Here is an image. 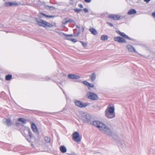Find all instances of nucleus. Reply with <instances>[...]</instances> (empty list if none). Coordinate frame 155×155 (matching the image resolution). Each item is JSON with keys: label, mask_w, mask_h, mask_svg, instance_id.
I'll list each match as a JSON object with an SVG mask.
<instances>
[{"label": "nucleus", "mask_w": 155, "mask_h": 155, "mask_svg": "<svg viewBox=\"0 0 155 155\" xmlns=\"http://www.w3.org/2000/svg\"><path fill=\"white\" fill-rule=\"evenodd\" d=\"M93 125L98 128L105 134L111 137L112 131L108 126L98 121H94L93 122Z\"/></svg>", "instance_id": "1"}, {"label": "nucleus", "mask_w": 155, "mask_h": 155, "mask_svg": "<svg viewBox=\"0 0 155 155\" xmlns=\"http://www.w3.org/2000/svg\"><path fill=\"white\" fill-rule=\"evenodd\" d=\"M115 109L113 106L108 105L105 111V115L108 118L112 119L115 116Z\"/></svg>", "instance_id": "2"}, {"label": "nucleus", "mask_w": 155, "mask_h": 155, "mask_svg": "<svg viewBox=\"0 0 155 155\" xmlns=\"http://www.w3.org/2000/svg\"><path fill=\"white\" fill-rule=\"evenodd\" d=\"M35 20L37 23V25L39 26H42L45 28L52 27L53 26L52 24L42 19L36 18Z\"/></svg>", "instance_id": "3"}, {"label": "nucleus", "mask_w": 155, "mask_h": 155, "mask_svg": "<svg viewBox=\"0 0 155 155\" xmlns=\"http://www.w3.org/2000/svg\"><path fill=\"white\" fill-rule=\"evenodd\" d=\"M74 102L75 105L80 108L85 107L90 104V103L83 102L81 101L77 100H74Z\"/></svg>", "instance_id": "4"}, {"label": "nucleus", "mask_w": 155, "mask_h": 155, "mask_svg": "<svg viewBox=\"0 0 155 155\" xmlns=\"http://www.w3.org/2000/svg\"><path fill=\"white\" fill-rule=\"evenodd\" d=\"M83 120L85 122L89 123L90 121L91 116L87 113H83L81 114Z\"/></svg>", "instance_id": "5"}, {"label": "nucleus", "mask_w": 155, "mask_h": 155, "mask_svg": "<svg viewBox=\"0 0 155 155\" xmlns=\"http://www.w3.org/2000/svg\"><path fill=\"white\" fill-rule=\"evenodd\" d=\"M87 96L88 99L92 100H96L98 99V96L97 95L93 92H87Z\"/></svg>", "instance_id": "6"}, {"label": "nucleus", "mask_w": 155, "mask_h": 155, "mask_svg": "<svg viewBox=\"0 0 155 155\" xmlns=\"http://www.w3.org/2000/svg\"><path fill=\"white\" fill-rule=\"evenodd\" d=\"M72 137L73 139L77 143H79L81 141V138L77 132H75L73 134Z\"/></svg>", "instance_id": "7"}, {"label": "nucleus", "mask_w": 155, "mask_h": 155, "mask_svg": "<svg viewBox=\"0 0 155 155\" xmlns=\"http://www.w3.org/2000/svg\"><path fill=\"white\" fill-rule=\"evenodd\" d=\"M114 40L120 43H126L127 41L123 38L118 36L114 38Z\"/></svg>", "instance_id": "8"}, {"label": "nucleus", "mask_w": 155, "mask_h": 155, "mask_svg": "<svg viewBox=\"0 0 155 155\" xmlns=\"http://www.w3.org/2000/svg\"><path fill=\"white\" fill-rule=\"evenodd\" d=\"M108 18L112 20H119L120 18V16L119 15L110 14L108 16Z\"/></svg>", "instance_id": "9"}, {"label": "nucleus", "mask_w": 155, "mask_h": 155, "mask_svg": "<svg viewBox=\"0 0 155 155\" xmlns=\"http://www.w3.org/2000/svg\"><path fill=\"white\" fill-rule=\"evenodd\" d=\"M3 121L4 123L8 127L10 126L12 124V123L11 120L9 119H4Z\"/></svg>", "instance_id": "10"}, {"label": "nucleus", "mask_w": 155, "mask_h": 155, "mask_svg": "<svg viewBox=\"0 0 155 155\" xmlns=\"http://www.w3.org/2000/svg\"><path fill=\"white\" fill-rule=\"evenodd\" d=\"M31 128L33 131L36 133L38 134V128L36 125L34 123H32L31 124Z\"/></svg>", "instance_id": "11"}, {"label": "nucleus", "mask_w": 155, "mask_h": 155, "mask_svg": "<svg viewBox=\"0 0 155 155\" xmlns=\"http://www.w3.org/2000/svg\"><path fill=\"white\" fill-rule=\"evenodd\" d=\"M127 48L129 51L130 52H134L136 53L137 52L135 50V48L131 45H128L127 46Z\"/></svg>", "instance_id": "12"}, {"label": "nucleus", "mask_w": 155, "mask_h": 155, "mask_svg": "<svg viewBox=\"0 0 155 155\" xmlns=\"http://www.w3.org/2000/svg\"><path fill=\"white\" fill-rule=\"evenodd\" d=\"M68 78L73 79H79L80 77L75 74H68Z\"/></svg>", "instance_id": "13"}, {"label": "nucleus", "mask_w": 155, "mask_h": 155, "mask_svg": "<svg viewBox=\"0 0 155 155\" xmlns=\"http://www.w3.org/2000/svg\"><path fill=\"white\" fill-rule=\"evenodd\" d=\"M17 5L18 4L13 2H6L5 3V6L6 7Z\"/></svg>", "instance_id": "14"}, {"label": "nucleus", "mask_w": 155, "mask_h": 155, "mask_svg": "<svg viewBox=\"0 0 155 155\" xmlns=\"http://www.w3.org/2000/svg\"><path fill=\"white\" fill-rule=\"evenodd\" d=\"M120 35L123 37L127 39H128L131 40V41H134V39L132 38H130L127 35H126L124 33V32H121Z\"/></svg>", "instance_id": "15"}, {"label": "nucleus", "mask_w": 155, "mask_h": 155, "mask_svg": "<svg viewBox=\"0 0 155 155\" xmlns=\"http://www.w3.org/2000/svg\"><path fill=\"white\" fill-rule=\"evenodd\" d=\"M89 30L92 34L94 35H97V32L96 30L92 27L90 28Z\"/></svg>", "instance_id": "16"}, {"label": "nucleus", "mask_w": 155, "mask_h": 155, "mask_svg": "<svg viewBox=\"0 0 155 155\" xmlns=\"http://www.w3.org/2000/svg\"><path fill=\"white\" fill-rule=\"evenodd\" d=\"M90 79L91 81H94L96 78V75L95 73L91 74L90 76Z\"/></svg>", "instance_id": "17"}, {"label": "nucleus", "mask_w": 155, "mask_h": 155, "mask_svg": "<svg viewBox=\"0 0 155 155\" xmlns=\"http://www.w3.org/2000/svg\"><path fill=\"white\" fill-rule=\"evenodd\" d=\"M136 13V10L134 9L130 10L127 13L128 15H133Z\"/></svg>", "instance_id": "18"}, {"label": "nucleus", "mask_w": 155, "mask_h": 155, "mask_svg": "<svg viewBox=\"0 0 155 155\" xmlns=\"http://www.w3.org/2000/svg\"><path fill=\"white\" fill-rule=\"evenodd\" d=\"M60 150L63 153H64L67 151L66 147L64 146H61L60 147Z\"/></svg>", "instance_id": "19"}, {"label": "nucleus", "mask_w": 155, "mask_h": 155, "mask_svg": "<svg viewBox=\"0 0 155 155\" xmlns=\"http://www.w3.org/2000/svg\"><path fill=\"white\" fill-rule=\"evenodd\" d=\"M108 38V37L107 35H102L101 38V40L104 41L107 40Z\"/></svg>", "instance_id": "20"}, {"label": "nucleus", "mask_w": 155, "mask_h": 155, "mask_svg": "<svg viewBox=\"0 0 155 155\" xmlns=\"http://www.w3.org/2000/svg\"><path fill=\"white\" fill-rule=\"evenodd\" d=\"M68 18H64L62 21V23L64 25H66L68 22Z\"/></svg>", "instance_id": "21"}, {"label": "nucleus", "mask_w": 155, "mask_h": 155, "mask_svg": "<svg viewBox=\"0 0 155 155\" xmlns=\"http://www.w3.org/2000/svg\"><path fill=\"white\" fill-rule=\"evenodd\" d=\"M12 75L11 74H8L5 76V79L7 81H9L12 78Z\"/></svg>", "instance_id": "22"}, {"label": "nucleus", "mask_w": 155, "mask_h": 155, "mask_svg": "<svg viewBox=\"0 0 155 155\" xmlns=\"http://www.w3.org/2000/svg\"><path fill=\"white\" fill-rule=\"evenodd\" d=\"M18 120L19 121L21 122L24 124H25L26 122V120L23 118H19L18 119Z\"/></svg>", "instance_id": "23"}, {"label": "nucleus", "mask_w": 155, "mask_h": 155, "mask_svg": "<svg viewBox=\"0 0 155 155\" xmlns=\"http://www.w3.org/2000/svg\"><path fill=\"white\" fill-rule=\"evenodd\" d=\"M45 140L46 143H49L50 142V138L49 137H45Z\"/></svg>", "instance_id": "24"}, {"label": "nucleus", "mask_w": 155, "mask_h": 155, "mask_svg": "<svg viewBox=\"0 0 155 155\" xmlns=\"http://www.w3.org/2000/svg\"><path fill=\"white\" fill-rule=\"evenodd\" d=\"M74 10L75 12H77L78 13H79L82 10L81 8H74Z\"/></svg>", "instance_id": "25"}, {"label": "nucleus", "mask_w": 155, "mask_h": 155, "mask_svg": "<svg viewBox=\"0 0 155 155\" xmlns=\"http://www.w3.org/2000/svg\"><path fill=\"white\" fill-rule=\"evenodd\" d=\"M94 84H91L89 83V85L88 86V90H90L91 87H94Z\"/></svg>", "instance_id": "26"}, {"label": "nucleus", "mask_w": 155, "mask_h": 155, "mask_svg": "<svg viewBox=\"0 0 155 155\" xmlns=\"http://www.w3.org/2000/svg\"><path fill=\"white\" fill-rule=\"evenodd\" d=\"M63 34L64 36L67 37H72L73 36L72 34L68 35L64 33H63Z\"/></svg>", "instance_id": "27"}, {"label": "nucleus", "mask_w": 155, "mask_h": 155, "mask_svg": "<svg viewBox=\"0 0 155 155\" xmlns=\"http://www.w3.org/2000/svg\"><path fill=\"white\" fill-rule=\"evenodd\" d=\"M80 42L82 44V45L84 47H85L87 46V44L86 43L82 41H80Z\"/></svg>", "instance_id": "28"}, {"label": "nucleus", "mask_w": 155, "mask_h": 155, "mask_svg": "<svg viewBox=\"0 0 155 155\" xmlns=\"http://www.w3.org/2000/svg\"><path fill=\"white\" fill-rule=\"evenodd\" d=\"M83 84L87 86H88V85H89V83L87 81H84L83 82Z\"/></svg>", "instance_id": "29"}, {"label": "nucleus", "mask_w": 155, "mask_h": 155, "mask_svg": "<svg viewBox=\"0 0 155 155\" xmlns=\"http://www.w3.org/2000/svg\"><path fill=\"white\" fill-rule=\"evenodd\" d=\"M29 136L30 138H31L32 137V133L30 130L28 131Z\"/></svg>", "instance_id": "30"}, {"label": "nucleus", "mask_w": 155, "mask_h": 155, "mask_svg": "<svg viewBox=\"0 0 155 155\" xmlns=\"http://www.w3.org/2000/svg\"><path fill=\"white\" fill-rule=\"evenodd\" d=\"M71 41L74 43H75L77 41V40L76 39L72 38V39H71Z\"/></svg>", "instance_id": "31"}, {"label": "nucleus", "mask_w": 155, "mask_h": 155, "mask_svg": "<svg viewBox=\"0 0 155 155\" xmlns=\"http://www.w3.org/2000/svg\"><path fill=\"white\" fill-rule=\"evenodd\" d=\"M107 23L111 27H114L113 24L112 23H111L109 22H107Z\"/></svg>", "instance_id": "32"}, {"label": "nucleus", "mask_w": 155, "mask_h": 155, "mask_svg": "<svg viewBox=\"0 0 155 155\" xmlns=\"http://www.w3.org/2000/svg\"><path fill=\"white\" fill-rule=\"evenodd\" d=\"M68 22H72L74 21L72 19H70L69 18H68Z\"/></svg>", "instance_id": "33"}, {"label": "nucleus", "mask_w": 155, "mask_h": 155, "mask_svg": "<svg viewBox=\"0 0 155 155\" xmlns=\"http://www.w3.org/2000/svg\"><path fill=\"white\" fill-rule=\"evenodd\" d=\"M41 14L43 16H45V17L46 18H48V16L49 15H45V14L44 13H41Z\"/></svg>", "instance_id": "34"}, {"label": "nucleus", "mask_w": 155, "mask_h": 155, "mask_svg": "<svg viewBox=\"0 0 155 155\" xmlns=\"http://www.w3.org/2000/svg\"><path fill=\"white\" fill-rule=\"evenodd\" d=\"M84 11L85 12H88V9L87 8H84Z\"/></svg>", "instance_id": "35"}, {"label": "nucleus", "mask_w": 155, "mask_h": 155, "mask_svg": "<svg viewBox=\"0 0 155 155\" xmlns=\"http://www.w3.org/2000/svg\"><path fill=\"white\" fill-rule=\"evenodd\" d=\"M78 5L79 7L81 8H83V5L81 4H79Z\"/></svg>", "instance_id": "36"}, {"label": "nucleus", "mask_w": 155, "mask_h": 155, "mask_svg": "<svg viewBox=\"0 0 155 155\" xmlns=\"http://www.w3.org/2000/svg\"><path fill=\"white\" fill-rule=\"evenodd\" d=\"M65 38L67 39V40H70L71 41V39H72L71 38H69V37H66Z\"/></svg>", "instance_id": "37"}, {"label": "nucleus", "mask_w": 155, "mask_h": 155, "mask_svg": "<svg viewBox=\"0 0 155 155\" xmlns=\"http://www.w3.org/2000/svg\"><path fill=\"white\" fill-rule=\"evenodd\" d=\"M84 1L86 2L89 3L91 2V0H84Z\"/></svg>", "instance_id": "38"}, {"label": "nucleus", "mask_w": 155, "mask_h": 155, "mask_svg": "<svg viewBox=\"0 0 155 155\" xmlns=\"http://www.w3.org/2000/svg\"><path fill=\"white\" fill-rule=\"evenodd\" d=\"M116 31V32H117V33H118V34H119V35H120V34H121V32H120V31H119V30Z\"/></svg>", "instance_id": "39"}, {"label": "nucleus", "mask_w": 155, "mask_h": 155, "mask_svg": "<svg viewBox=\"0 0 155 155\" xmlns=\"http://www.w3.org/2000/svg\"><path fill=\"white\" fill-rule=\"evenodd\" d=\"M144 2H146L147 3H148L150 2L151 0H143Z\"/></svg>", "instance_id": "40"}, {"label": "nucleus", "mask_w": 155, "mask_h": 155, "mask_svg": "<svg viewBox=\"0 0 155 155\" xmlns=\"http://www.w3.org/2000/svg\"><path fill=\"white\" fill-rule=\"evenodd\" d=\"M152 15L153 17H155V12L152 13Z\"/></svg>", "instance_id": "41"}, {"label": "nucleus", "mask_w": 155, "mask_h": 155, "mask_svg": "<svg viewBox=\"0 0 155 155\" xmlns=\"http://www.w3.org/2000/svg\"><path fill=\"white\" fill-rule=\"evenodd\" d=\"M54 17V16H53V15H49L48 18H53Z\"/></svg>", "instance_id": "42"}, {"label": "nucleus", "mask_w": 155, "mask_h": 155, "mask_svg": "<svg viewBox=\"0 0 155 155\" xmlns=\"http://www.w3.org/2000/svg\"><path fill=\"white\" fill-rule=\"evenodd\" d=\"M48 7L50 9L52 8H54V7L53 6H48Z\"/></svg>", "instance_id": "43"}, {"label": "nucleus", "mask_w": 155, "mask_h": 155, "mask_svg": "<svg viewBox=\"0 0 155 155\" xmlns=\"http://www.w3.org/2000/svg\"><path fill=\"white\" fill-rule=\"evenodd\" d=\"M76 28H77L79 29L80 28V27H79L78 25H76Z\"/></svg>", "instance_id": "44"}, {"label": "nucleus", "mask_w": 155, "mask_h": 155, "mask_svg": "<svg viewBox=\"0 0 155 155\" xmlns=\"http://www.w3.org/2000/svg\"><path fill=\"white\" fill-rule=\"evenodd\" d=\"M79 33H77L76 35H75V36H78V35H79Z\"/></svg>", "instance_id": "45"}, {"label": "nucleus", "mask_w": 155, "mask_h": 155, "mask_svg": "<svg viewBox=\"0 0 155 155\" xmlns=\"http://www.w3.org/2000/svg\"><path fill=\"white\" fill-rule=\"evenodd\" d=\"M18 123H17V122H16V125H18Z\"/></svg>", "instance_id": "46"}, {"label": "nucleus", "mask_w": 155, "mask_h": 155, "mask_svg": "<svg viewBox=\"0 0 155 155\" xmlns=\"http://www.w3.org/2000/svg\"><path fill=\"white\" fill-rule=\"evenodd\" d=\"M49 79H50V78H48V79H47V78H46V80H48Z\"/></svg>", "instance_id": "47"}, {"label": "nucleus", "mask_w": 155, "mask_h": 155, "mask_svg": "<svg viewBox=\"0 0 155 155\" xmlns=\"http://www.w3.org/2000/svg\"><path fill=\"white\" fill-rule=\"evenodd\" d=\"M62 91H63V92L64 93V94H65L64 92V90L62 89Z\"/></svg>", "instance_id": "48"}, {"label": "nucleus", "mask_w": 155, "mask_h": 155, "mask_svg": "<svg viewBox=\"0 0 155 155\" xmlns=\"http://www.w3.org/2000/svg\"><path fill=\"white\" fill-rule=\"evenodd\" d=\"M60 88H61V89H62V88H61V87H60Z\"/></svg>", "instance_id": "49"}, {"label": "nucleus", "mask_w": 155, "mask_h": 155, "mask_svg": "<svg viewBox=\"0 0 155 155\" xmlns=\"http://www.w3.org/2000/svg\"><path fill=\"white\" fill-rule=\"evenodd\" d=\"M60 88H61V89H62V88H61V87H60Z\"/></svg>", "instance_id": "50"}, {"label": "nucleus", "mask_w": 155, "mask_h": 155, "mask_svg": "<svg viewBox=\"0 0 155 155\" xmlns=\"http://www.w3.org/2000/svg\"><path fill=\"white\" fill-rule=\"evenodd\" d=\"M60 88H61V89H62V88H61V87H60Z\"/></svg>", "instance_id": "51"}, {"label": "nucleus", "mask_w": 155, "mask_h": 155, "mask_svg": "<svg viewBox=\"0 0 155 155\" xmlns=\"http://www.w3.org/2000/svg\"><path fill=\"white\" fill-rule=\"evenodd\" d=\"M1 25H0V26H1Z\"/></svg>", "instance_id": "52"}]
</instances>
